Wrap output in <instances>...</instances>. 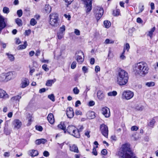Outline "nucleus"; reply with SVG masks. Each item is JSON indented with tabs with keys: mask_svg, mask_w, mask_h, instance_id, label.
<instances>
[{
	"mask_svg": "<svg viewBox=\"0 0 158 158\" xmlns=\"http://www.w3.org/2000/svg\"><path fill=\"white\" fill-rule=\"evenodd\" d=\"M118 155L119 158H137L133 154L127 143L122 145Z\"/></svg>",
	"mask_w": 158,
	"mask_h": 158,
	"instance_id": "obj_1",
	"label": "nucleus"
},
{
	"mask_svg": "<svg viewBox=\"0 0 158 158\" xmlns=\"http://www.w3.org/2000/svg\"><path fill=\"white\" fill-rule=\"evenodd\" d=\"M133 69L136 73L141 76H143L148 73L149 68L146 62H141L134 65Z\"/></svg>",
	"mask_w": 158,
	"mask_h": 158,
	"instance_id": "obj_2",
	"label": "nucleus"
},
{
	"mask_svg": "<svg viewBox=\"0 0 158 158\" xmlns=\"http://www.w3.org/2000/svg\"><path fill=\"white\" fill-rule=\"evenodd\" d=\"M68 132L70 134L76 138H79L80 135L78 130L74 126H69L67 129Z\"/></svg>",
	"mask_w": 158,
	"mask_h": 158,
	"instance_id": "obj_3",
	"label": "nucleus"
},
{
	"mask_svg": "<svg viewBox=\"0 0 158 158\" xmlns=\"http://www.w3.org/2000/svg\"><path fill=\"white\" fill-rule=\"evenodd\" d=\"M50 20L49 23L52 26H56L58 24V15L56 13H52L49 15Z\"/></svg>",
	"mask_w": 158,
	"mask_h": 158,
	"instance_id": "obj_4",
	"label": "nucleus"
},
{
	"mask_svg": "<svg viewBox=\"0 0 158 158\" xmlns=\"http://www.w3.org/2000/svg\"><path fill=\"white\" fill-rule=\"evenodd\" d=\"M104 12L103 9L101 7L96 6L94 9V13L97 20H99L102 16Z\"/></svg>",
	"mask_w": 158,
	"mask_h": 158,
	"instance_id": "obj_5",
	"label": "nucleus"
},
{
	"mask_svg": "<svg viewBox=\"0 0 158 158\" xmlns=\"http://www.w3.org/2000/svg\"><path fill=\"white\" fill-rule=\"evenodd\" d=\"M75 57L78 63H82L84 61V54L83 52L81 51L77 52L75 55Z\"/></svg>",
	"mask_w": 158,
	"mask_h": 158,
	"instance_id": "obj_6",
	"label": "nucleus"
},
{
	"mask_svg": "<svg viewBox=\"0 0 158 158\" xmlns=\"http://www.w3.org/2000/svg\"><path fill=\"white\" fill-rule=\"evenodd\" d=\"M134 95V93L131 91H124L122 94V98L128 100L132 98Z\"/></svg>",
	"mask_w": 158,
	"mask_h": 158,
	"instance_id": "obj_7",
	"label": "nucleus"
},
{
	"mask_svg": "<svg viewBox=\"0 0 158 158\" xmlns=\"http://www.w3.org/2000/svg\"><path fill=\"white\" fill-rule=\"evenodd\" d=\"M100 130L102 135L105 137L107 138L108 134V127L104 124H102L100 126Z\"/></svg>",
	"mask_w": 158,
	"mask_h": 158,
	"instance_id": "obj_8",
	"label": "nucleus"
},
{
	"mask_svg": "<svg viewBox=\"0 0 158 158\" xmlns=\"http://www.w3.org/2000/svg\"><path fill=\"white\" fill-rule=\"evenodd\" d=\"M85 5L86 12H90L92 8V0H83Z\"/></svg>",
	"mask_w": 158,
	"mask_h": 158,
	"instance_id": "obj_9",
	"label": "nucleus"
},
{
	"mask_svg": "<svg viewBox=\"0 0 158 158\" xmlns=\"http://www.w3.org/2000/svg\"><path fill=\"white\" fill-rule=\"evenodd\" d=\"M117 77H123L124 78L127 79H128L129 78L128 73L123 69L119 70Z\"/></svg>",
	"mask_w": 158,
	"mask_h": 158,
	"instance_id": "obj_10",
	"label": "nucleus"
},
{
	"mask_svg": "<svg viewBox=\"0 0 158 158\" xmlns=\"http://www.w3.org/2000/svg\"><path fill=\"white\" fill-rule=\"evenodd\" d=\"M12 124L14 126V128L17 129H20L22 125V122L18 119L14 120L12 122Z\"/></svg>",
	"mask_w": 158,
	"mask_h": 158,
	"instance_id": "obj_11",
	"label": "nucleus"
},
{
	"mask_svg": "<svg viewBox=\"0 0 158 158\" xmlns=\"http://www.w3.org/2000/svg\"><path fill=\"white\" fill-rule=\"evenodd\" d=\"M128 79L124 78L123 77H117V82L120 85H125L128 82Z\"/></svg>",
	"mask_w": 158,
	"mask_h": 158,
	"instance_id": "obj_12",
	"label": "nucleus"
},
{
	"mask_svg": "<svg viewBox=\"0 0 158 158\" xmlns=\"http://www.w3.org/2000/svg\"><path fill=\"white\" fill-rule=\"evenodd\" d=\"M101 111L102 114L106 118L109 117L110 116V112L109 108L106 107L103 108Z\"/></svg>",
	"mask_w": 158,
	"mask_h": 158,
	"instance_id": "obj_13",
	"label": "nucleus"
},
{
	"mask_svg": "<svg viewBox=\"0 0 158 158\" xmlns=\"http://www.w3.org/2000/svg\"><path fill=\"white\" fill-rule=\"evenodd\" d=\"M6 26L5 22V18L0 14V33Z\"/></svg>",
	"mask_w": 158,
	"mask_h": 158,
	"instance_id": "obj_14",
	"label": "nucleus"
},
{
	"mask_svg": "<svg viewBox=\"0 0 158 158\" xmlns=\"http://www.w3.org/2000/svg\"><path fill=\"white\" fill-rule=\"evenodd\" d=\"M29 83V80L26 78H23L21 80V82L20 84V87L22 88H25L27 86Z\"/></svg>",
	"mask_w": 158,
	"mask_h": 158,
	"instance_id": "obj_15",
	"label": "nucleus"
},
{
	"mask_svg": "<svg viewBox=\"0 0 158 158\" xmlns=\"http://www.w3.org/2000/svg\"><path fill=\"white\" fill-rule=\"evenodd\" d=\"M66 114L68 117L69 118H71L73 117L74 115V113L72 108L69 107L68 109L66 112Z\"/></svg>",
	"mask_w": 158,
	"mask_h": 158,
	"instance_id": "obj_16",
	"label": "nucleus"
},
{
	"mask_svg": "<svg viewBox=\"0 0 158 158\" xmlns=\"http://www.w3.org/2000/svg\"><path fill=\"white\" fill-rule=\"evenodd\" d=\"M0 98L4 99L8 98V95L6 93L5 91L2 89H0Z\"/></svg>",
	"mask_w": 158,
	"mask_h": 158,
	"instance_id": "obj_17",
	"label": "nucleus"
},
{
	"mask_svg": "<svg viewBox=\"0 0 158 158\" xmlns=\"http://www.w3.org/2000/svg\"><path fill=\"white\" fill-rule=\"evenodd\" d=\"M97 96L100 100H102L105 98V95L103 91L100 90L98 91L97 93Z\"/></svg>",
	"mask_w": 158,
	"mask_h": 158,
	"instance_id": "obj_18",
	"label": "nucleus"
},
{
	"mask_svg": "<svg viewBox=\"0 0 158 158\" xmlns=\"http://www.w3.org/2000/svg\"><path fill=\"white\" fill-rule=\"evenodd\" d=\"M48 120L49 123L51 124H53L55 121L53 115L52 114L50 113L48 114Z\"/></svg>",
	"mask_w": 158,
	"mask_h": 158,
	"instance_id": "obj_19",
	"label": "nucleus"
},
{
	"mask_svg": "<svg viewBox=\"0 0 158 158\" xmlns=\"http://www.w3.org/2000/svg\"><path fill=\"white\" fill-rule=\"evenodd\" d=\"M86 116L89 119H92L95 117V113L92 111H89L86 114Z\"/></svg>",
	"mask_w": 158,
	"mask_h": 158,
	"instance_id": "obj_20",
	"label": "nucleus"
},
{
	"mask_svg": "<svg viewBox=\"0 0 158 158\" xmlns=\"http://www.w3.org/2000/svg\"><path fill=\"white\" fill-rule=\"evenodd\" d=\"M29 155L31 156H37L39 154L37 150H30L29 152Z\"/></svg>",
	"mask_w": 158,
	"mask_h": 158,
	"instance_id": "obj_21",
	"label": "nucleus"
},
{
	"mask_svg": "<svg viewBox=\"0 0 158 158\" xmlns=\"http://www.w3.org/2000/svg\"><path fill=\"white\" fill-rule=\"evenodd\" d=\"M157 118V117H155L151 120L148 123V126L151 128H153L156 122V119Z\"/></svg>",
	"mask_w": 158,
	"mask_h": 158,
	"instance_id": "obj_22",
	"label": "nucleus"
},
{
	"mask_svg": "<svg viewBox=\"0 0 158 158\" xmlns=\"http://www.w3.org/2000/svg\"><path fill=\"white\" fill-rule=\"evenodd\" d=\"M47 142L46 139H37L35 141V143L36 144L40 145L41 143L44 144Z\"/></svg>",
	"mask_w": 158,
	"mask_h": 158,
	"instance_id": "obj_23",
	"label": "nucleus"
},
{
	"mask_svg": "<svg viewBox=\"0 0 158 158\" xmlns=\"http://www.w3.org/2000/svg\"><path fill=\"white\" fill-rule=\"evenodd\" d=\"M56 81V79L55 78L53 80H48L46 83V85L48 86H51L54 82Z\"/></svg>",
	"mask_w": 158,
	"mask_h": 158,
	"instance_id": "obj_24",
	"label": "nucleus"
},
{
	"mask_svg": "<svg viewBox=\"0 0 158 158\" xmlns=\"http://www.w3.org/2000/svg\"><path fill=\"white\" fill-rule=\"evenodd\" d=\"M70 150L71 151L75 152L78 153L79 152L77 147L74 144L70 147Z\"/></svg>",
	"mask_w": 158,
	"mask_h": 158,
	"instance_id": "obj_25",
	"label": "nucleus"
},
{
	"mask_svg": "<svg viewBox=\"0 0 158 158\" xmlns=\"http://www.w3.org/2000/svg\"><path fill=\"white\" fill-rule=\"evenodd\" d=\"M52 8L51 6L49 5H46L44 10L46 13H49L51 11Z\"/></svg>",
	"mask_w": 158,
	"mask_h": 158,
	"instance_id": "obj_26",
	"label": "nucleus"
},
{
	"mask_svg": "<svg viewBox=\"0 0 158 158\" xmlns=\"http://www.w3.org/2000/svg\"><path fill=\"white\" fill-rule=\"evenodd\" d=\"M21 98V97L19 95H17L12 97L10 99L12 102L19 101L20 99Z\"/></svg>",
	"mask_w": 158,
	"mask_h": 158,
	"instance_id": "obj_27",
	"label": "nucleus"
},
{
	"mask_svg": "<svg viewBox=\"0 0 158 158\" xmlns=\"http://www.w3.org/2000/svg\"><path fill=\"white\" fill-rule=\"evenodd\" d=\"M6 55L8 56V59L11 61H14L15 60V57L13 55L8 53H6Z\"/></svg>",
	"mask_w": 158,
	"mask_h": 158,
	"instance_id": "obj_28",
	"label": "nucleus"
},
{
	"mask_svg": "<svg viewBox=\"0 0 158 158\" xmlns=\"http://www.w3.org/2000/svg\"><path fill=\"white\" fill-rule=\"evenodd\" d=\"M27 46V43L26 41L25 42L23 45H20L18 47V50H21L25 49Z\"/></svg>",
	"mask_w": 158,
	"mask_h": 158,
	"instance_id": "obj_29",
	"label": "nucleus"
},
{
	"mask_svg": "<svg viewBox=\"0 0 158 158\" xmlns=\"http://www.w3.org/2000/svg\"><path fill=\"white\" fill-rule=\"evenodd\" d=\"M155 30V27H154L152 28L150 31L148 32V34L147 35L148 36L150 37L151 38H152V36L153 35V32Z\"/></svg>",
	"mask_w": 158,
	"mask_h": 158,
	"instance_id": "obj_30",
	"label": "nucleus"
},
{
	"mask_svg": "<svg viewBox=\"0 0 158 158\" xmlns=\"http://www.w3.org/2000/svg\"><path fill=\"white\" fill-rule=\"evenodd\" d=\"M117 94V92L115 91H113L112 92H110L107 93L108 96H115Z\"/></svg>",
	"mask_w": 158,
	"mask_h": 158,
	"instance_id": "obj_31",
	"label": "nucleus"
},
{
	"mask_svg": "<svg viewBox=\"0 0 158 158\" xmlns=\"http://www.w3.org/2000/svg\"><path fill=\"white\" fill-rule=\"evenodd\" d=\"M104 25L106 28H108L110 27L111 23L108 21H105L104 22Z\"/></svg>",
	"mask_w": 158,
	"mask_h": 158,
	"instance_id": "obj_32",
	"label": "nucleus"
},
{
	"mask_svg": "<svg viewBox=\"0 0 158 158\" xmlns=\"http://www.w3.org/2000/svg\"><path fill=\"white\" fill-rule=\"evenodd\" d=\"M145 85L148 87H152L155 85V83L152 81L147 82L146 83Z\"/></svg>",
	"mask_w": 158,
	"mask_h": 158,
	"instance_id": "obj_33",
	"label": "nucleus"
},
{
	"mask_svg": "<svg viewBox=\"0 0 158 158\" xmlns=\"http://www.w3.org/2000/svg\"><path fill=\"white\" fill-rule=\"evenodd\" d=\"M58 127L60 129L64 131V132H66V131H65L66 129V127L64 123L62 124L61 123L60 124H59L58 126Z\"/></svg>",
	"mask_w": 158,
	"mask_h": 158,
	"instance_id": "obj_34",
	"label": "nucleus"
},
{
	"mask_svg": "<svg viewBox=\"0 0 158 158\" xmlns=\"http://www.w3.org/2000/svg\"><path fill=\"white\" fill-rule=\"evenodd\" d=\"M15 22L19 26H21L22 25V21L19 19H16Z\"/></svg>",
	"mask_w": 158,
	"mask_h": 158,
	"instance_id": "obj_35",
	"label": "nucleus"
},
{
	"mask_svg": "<svg viewBox=\"0 0 158 158\" xmlns=\"http://www.w3.org/2000/svg\"><path fill=\"white\" fill-rule=\"evenodd\" d=\"M37 22L33 18L31 19L30 21V24L31 25L34 26L35 25Z\"/></svg>",
	"mask_w": 158,
	"mask_h": 158,
	"instance_id": "obj_36",
	"label": "nucleus"
},
{
	"mask_svg": "<svg viewBox=\"0 0 158 158\" xmlns=\"http://www.w3.org/2000/svg\"><path fill=\"white\" fill-rule=\"evenodd\" d=\"M48 98L52 102H54L55 100V96L53 94L48 95Z\"/></svg>",
	"mask_w": 158,
	"mask_h": 158,
	"instance_id": "obj_37",
	"label": "nucleus"
},
{
	"mask_svg": "<svg viewBox=\"0 0 158 158\" xmlns=\"http://www.w3.org/2000/svg\"><path fill=\"white\" fill-rule=\"evenodd\" d=\"M130 48V45L129 44L127 43L126 44L125 47L124 48L123 50V53H124L125 52V50H127V51H128Z\"/></svg>",
	"mask_w": 158,
	"mask_h": 158,
	"instance_id": "obj_38",
	"label": "nucleus"
},
{
	"mask_svg": "<svg viewBox=\"0 0 158 158\" xmlns=\"http://www.w3.org/2000/svg\"><path fill=\"white\" fill-rule=\"evenodd\" d=\"M65 26L64 25H63L60 28L59 31L58 32L64 33V32L65 31Z\"/></svg>",
	"mask_w": 158,
	"mask_h": 158,
	"instance_id": "obj_39",
	"label": "nucleus"
},
{
	"mask_svg": "<svg viewBox=\"0 0 158 158\" xmlns=\"http://www.w3.org/2000/svg\"><path fill=\"white\" fill-rule=\"evenodd\" d=\"M3 12L4 13L8 14L9 12V8L6 7H4L3 9Z\"/></svg>",
	"mask_w": 158,
	"mask_h": 158,
	"instance_id": "obj_40",
	"label": "nucleus"
},
{
	"mask_svg": "<svg viewBox=\"0 0 158 158\" xmlns=\"http://www.w3.org/2000/svg\"><path fill=\"white\" fill-rule=\"evenodd\" d=\"M74 93L76 94H78L79 93V90L78 89L77 87H75L73 89Z\"/></svg>",
	"mask_w": 158,
	"mask_h": 158,
	"instance_id": "obj_41",
	"label": "nucleus"
},
{
	"mask_svg": "<svg viewBox=\"0 0 158 158\" xmlns=\"http://www.w3.org/2000/svg\"><path fill=\"white\" fill-rule=\"evenodd\" d=\"M120 10L118 9H116V10L113 12L114 15L115 16H118L120 15Z\"/></svg>",
	"mask_w": 158,
	"mask_h": 158,
	"instance_id": "obj_42",
	"label": "nucleus"
},
{
	"mask_svg": "<svg viewBox=\"0 0 158 158\" xmlns=\"http://www.w3.org/2000/svg\"><path fill=\"white\" fill-rule=\"evenodd\" d=\"M64 35V33L58 32L57 33V37L58 39H61L63 37Z\"/></svg>",
	"mask_w": 158,
	"mask_h": 158,
	"instance_id": "obj_43",
	"label": "nucleus"
},
{
	"mask_svg": "<svg viewBox=\"0 0 158 158\" xmlns=\"http://www.w3.org/2000/svg\"><path fill=\"white\" fill-rule=\"evenodd\" d=\"M42 68L46 72L48 71L49 70L48 68L47 67V64H45L43 65L42 66Z\"/></svg>",
	"mask_w": 158,
	"mask_h": 158,
	"instance_id": "obj_44",
	"label": "nucleus"
},
{
	"mask_svg": "<svg viewBox=\"0 0 158 158\" xmlns=\"http://www.w3.org/2000/svg\"><path fill=\"white\" fill-rule=\"evenodd\" d=\"M17 14L19 17H21L23 14L22 10H18L17 11Z\"/></svg>",
	"mask_w": 158,
	"mask_h": 158,
	"instance_id": "obj_45",
	"label": "nucleus"
},
{
	"mask_svg": "<svg viewBox=\"0 0 158 158\" xmlns=\"http://www.w3.org/2000/svg\"><path fill=\"white\" fill-rule=\"evenodd\" d=\"M139 129V127L136 126H133L131 128V130L132 131H136Z\"/></svg>",
	"mask_w": 158,
	"mask_h": 158,
	"instance_id": "obj_46",
	"label": "nucleus"
},
{
	"mask_svg": "<svg viewBox=\"0 0 158 158\" xmlns=\"http://www.w3.org/2000/svg\"><path fill=\"white\" fill-rule=\"evenodd\" d=\"M43 154L44 156L46 157H47L49 156V152L46 151H45L44 152Z\"/></svg>",
	"mask_w": 158,
	"mask_h": 158,
	"instance_id": "obj_47",
	"label": "nucleus"
},
{
	"mask_svg": "<svg viewBox=\"0 0 158 158\" xmlns=\"http://www.w3.org/2000/svg\"><path fill=\"white\" fill-rule=\"evenodd\" d=\"M76 66V62L74 61L73 62L71 65V68L72 69H75Z\"/></svg>",
	"mask_w": 158,
	"mask_h": 158,
	"instance_id": "obj_48",
	"label": "nucleus"
},
{
	"mask_svg": "<svg viewBox=\"0 0 158 158\" xmlns=\"http://www.w3.org/2000/svg\"><path fill=\"white\" fill-rule=\"evenodd\" d=\"M35 127L37 130L40 131H42L43 130V128L41 126H36Z\"/></svg>",
	"mask_w": 158,
	"mask_h": 158,
	"instance_id": "obj_49",
	"label": "nucleus"
},
{
	"mask_svg": "<svg viewBox=\"0 0 158 158\" xmlns=\"http://www.w3.org/2000/svg\"><path fill=\"white\" fill-rule=\"evenodd\" d=\"M92 153L95 156H97V152L95 147H94L93 148Z\"/></svg>",
	"mask_w": 158,
	"mask_h": 158,
	"instance_id": "obj_50",
	"label": "nucleus"
},
{
	"mask_svg": "<svg viewBox=\"0 0 158 158\" xmlns=\"http://www.w3.org/2000/svg\"><path fill=\"white\" fill-rule=\"evenodd\" d=\"M74 32L75 34L77 35H80V31L77 29H75L74 30Z\"/></svg>",
	"mask_w": 158,
	"mask_h": 158,
	"instance_id": "obj_51",
	"label": "nucleus"
},
{
	"mask_svg": "<svg viewBox=\"0 0 158 158\" xmlns=\"http://www.w3.org/2000/svg\"><path fill=\"white\" fill-rule=\"evenodd\" d=\"M75 114L77 115H81L82 113L81 111L78 110H76L75 112Z\"/></svg>",
	"mask_w": 158,
	"mask_h": 158,
	"instance_id": "obj_52",
	"label": "nucleus"
},
{
	"mask_svg": "<svg viewBox=\"0 0 158 158\" xmlns=\"http://www.w3.org/2000/svg\"><path fill=\"white\" fill-rule=\"evenodd\" d=\"M81 104V102L79 100H77L75 102V106L76 107H78Z\"/></svg>",
	"mask_w": 158,
	"mask_h": 158,
	"instance_id": "obj_53",
	"label": "nucleus"
},
{
	"mask_svg": "<svg viewBox=\"0 0 158 158\" xmlns=\"http://www.w3.org/2000/svg\"><path fill=\"white\" fill-rule=\"evenodd\" d=\"M13 74L12 72H9L8 73L6 74V79H9V78L8 77L9 76H12Z\"/></svg>",
	"mask_w": 158,
	"mask_h": 158,
	"instance_id": "obj_54",
	"label": "nucleus"
},
{
	"mask_svg": "<svg viewBox=\"0 0 158 158\" xmlns=\"http://www.w3.org/2000/svg\"><path fill=\"white\" fill-rule=\"evenodd\" d=\"M101 153L103 155H106L107 153V150L106 149H104L102 150L101 151Z\"/></svg>",
	"mask_w": 158,
	"mask_h": 158,
	"instance_id": "obj_55",
	"label": "nucleus"
},
{
	"mask_svg": "<svg viewBox=\"0 0 158 158\" xmlns=\"http://www.w3.org/2000/svg\"><path fill=\"white\" fill-rule=\"evenodd\" d=\"M95 70L96 73L100 71V68L98 66H96L95 67Z\"/></svg>",
	"mask_w": 158,
	"mask_h": 158,
	"instance_id": "obj_56",
	"label": "nucleus"
},
{
	"mask_svg": "<svg viewBox=\"0 0 158 158\" xmlns=\"http://www.w3.org/2000/svg\"><path fill=\"white\" fill-rule=\"evenodd\" d=\"M136 21L139 23H142L143 22V20L140 18L139 17L137 19Z\"/></svg>",
	"mask_w": 158,
	"mask_h": 158,
	"instance_id": "obj_57",
	"label": "nucleus"
},
{
	"mask_svg": "<svg viewBox=\"0 0 158 158\" xmlns=\"http://www.w3.org/2000/svg\"><path fill=\"white\" fill-rule=\"evenodd\" d=\"M0 45L2 46V48H6V44L2 42H0Z\"/></svg>",
	"mask_w": 158,
	"mask_h": 158,
	"instance_id": "obj_58",
	"label": "nucleus"
},
{
	"mask_svg": "<svg viewBox=\"0 0 158 158\" xmlns=\"http://www.w3.org/2000/svg\"><path fill=\"white\" fill-rule=\"evenodd\" d=\"M95 102L94 101H90L89 102V105L90 106H93Z\"/></svg>",
	"mask_w": 158,
	"mask_h": 158,
	"instance_id": "obj_59",
	"label": "nucleus"
},
{
	"mask_svg": "<svg viewBox=\"0 0 158 158\" xmlns=\"http://www.w3.org/2000/svg\"><path fill=\"white\" fill-rule=\"evenodd\" d=\"M30 33L31 30H26L25 31V35H28L30 34Z\"/></svg>",
	"mask_w": 158,
	"mask_h": 158,
	"instance_id": "obj_60",
	"label": "nucleus"
},
{
	"mask_svg": "<svg viewBox=\"0 0 158 158\" xmlns=\"http://www.w3.org/2000/svg\"><path fill=\"white\" fill-rule=\"evenodd\" d=\"M64 16L68 20H70L71 18L70 15L65 14L64 15Z\"/></svg>",
	"mask_w": 158,
	"mask_h": 158,
	"instance_id": "obj_61",
	"label": "nucleus"
},
{
	"mask_svg": "<svg viewBox=\"0 0 158 158\" xmlns=\"http://www.w3.org/2000/svg\"><path fill=\"white\" fill-rule=\"evenodd\" d=\"M16 43L17 44H19L21 43L20 40L18 38H16L15 39Z\"/></svg>",
	"mask_w": 158,
	"mask_h": 158,
	"instance_id": "obj_62",
	"label": "nucleus"
},
{
	"mask_svg": "<svg viewBox=\"0 0 158 158\" xmlns=\"http://www.w3.org/2000/svg\"><path fill=\"white\" fill-rule=\"evenodd\" d=\"M89 133L90 131H87L85 132V134L86 136H87L88 138H89L90 137Z\"/></svg>",
	"mask_w": 158,
	"mask_h": 158,
	"instance_id": "obj_63",
	"label": "nucleus"
},
{
	"mask_svg": "<svg viewBox=\"0 0 158 158\" xmlns=\"http://www.w3.org/2000/svg\"><path fill=\"white\" fill-rule=\"evenodd\" d=\"M95 62V59L94 58H91L90 59V63L91 64H93Z\"/></svg>",
	"mask_w": 158,
	"mask_h": 158,
	"instance_id": "obj_64",
	"label": "nucleus"
}]
</instances>
